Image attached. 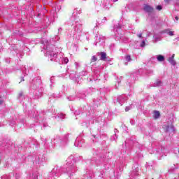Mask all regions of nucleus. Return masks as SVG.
<instances>
[{
  "instance_id": "nucleus-1",
  "label": "nucleus",
  "mask_w": 179,
  "mask_h": 179,
  "mask_svg": "<svg viewBox=\"0 0 179 179\" xmlns=\"http://www.w3.org/2000/svg\"><path fill=\"white\" fill-rule=\"evenodd\" d=\"M143 10H145V12H147V13H153V12H155V8L153 7H152V6H149L148 4H145L144 7H143Z\"/></svg>"
},
{
  "instance_id": "nucleus-2",
  "label": "nucleus",
  "mask_w": 179,
  "mask_h": 179,
  "mask_svg": "<svg viewBox=\"0 0 179 179\" xmlns=\"http://www.w3.org/2000/svg\"><path fill=\"white\" fill-rule=\"evenodd\" d=\"M101 55V61H106V59H107V53L104 52H101L100 53Z\"/></svg>"
},
{
  "instance_id": "nucleus-3",
  "label": "nucleus",
  "mask_w": 179,
  "mask_h": 179,
  "mask_svg": "<svg viewBox=\"0 0 179 179\" xmlns=\"http://www.w3.org/2000/svg\"><path fill=\"white\" fill-rule=\"evenodd\" d=\"M168 61L169 62H170V64H171V65H176V60H174V55L171 57H169Z\"/></svg>"
},
{
  "instance_id": "nucleus-4",
  "label": "nucleus",
  "mask_w": 179,
  "mask_h": 179,
  "mask_svg": "<svg viewBox=\"0 0 179 179\" xmlns=\"http://www.w3.org/2000/svg\"><path fill=\"white\" fill-rule=\"evenodd\" d=\"M157 61H159V62H163V61H164V56L162 55H159L157 57Z\"/></svg>"
},
{
  "instance_id": "nucleus-5",
  "label": "nucleus",
  "mask_w": 179,
  "mask_h": 179,
  "mask_svg": "<svg viewBox=\"0 0 179 179\" xmlns=\"http://www.w3.org/2000/svg\"><path fill=\"white\" fill-rule=\"evenodd\" d=\"M160 117V112L157 111V110H155L154 111V118L155 120H157V118H159Z\"/></svg>"
},
{
  "instance_id": "nucleus-6",
  "label": "nucleus",
  "mask_w": 179,
  "mask_h": 179,
  "mask_svg": "<svg viewBox=\"0 0 179 179\" xmlns=\"http://www.w3.org/2000/svg\"><path fill=\"white\" fill-rule=\"evenodd\" d=\"M97 61V58L96 56H92L91 59V62H96Z\"/></svg>"
},
{
  "instance_id": "nucleus-7",
  "label": "nucleus",
  "mask_w": 179,
  "mask_h": 179,
  "mask_svg": "<svg viewBox=\"0 0 179 179\" xmlns=\"http://www.w3.org/2000/svg\"><path fill=\"white\" fill-rule=\"evenodd\" d=\"M125 59H126V61H127V62H130V61H131L130 55L126 56Z\"/></svg>"
},
{
  "instance_id": "nucleus-8",
  "label": "nucleus",
  "mask_w": 179,
  "mask_h": 179,
  "mask_svg": "<svg viewBox=\"0 0 179 179\" xmlns=\"http://www.w3.org/2000/svg\"><path fill=\"white\" fill-rule=\"evenodd\" d=\"M156 9L157 10H162L163 9V7H162V6H157Z\"/></svg>"
},
{
  "instance_id": "nucleus-9",
  "label": "nucleus",
  "mask_w": 179,
  "mask_h": 179,
  "mask_svg": "<svg viewBox=\"0 0 179 179\" xmlns=\"http://www.w3.org/2000/svg\"><path fill=\"white\" fill-rule=\"evenodd\" d=\"M169 36H174V32L171 31L169 32Z\"/></svg>"
},
{
  "instance_id": "nucleus-10",
  "label": "nucleus",
  "mask_w": 179,
  "mask_h": 179,
  "mask_svg": "<svg viewBox=\"0 0 179 179\" xmlns=\"http://www.w3.org/2000/svg\"><path fill=\"white\" fill-rule=\"evenodd\" d=\"M141 47H145V41H143Z\"/></svg>"
},
{
  "instance_id": "nucleus-11",
  "label": "nucleus",
  "mask_w": 179,
  "mask_h": 179,
  "mask_svg": "<svg viewBox=\"0 0 179 179\" xmlns=\"http://www.w3.org/2000/svg\"><path fill=\"white\" fill-rule=\"evenodd\" d=\"M164 2H166V3H170V2H171V0H164Z\"/></svg>"
},
{
  "instance_id": "nucleus-12",
  "label": "nucleus",
  "mask_w": 179,
  "mask_h": 179,
  "mask_svg": "<svg viewBox=\"0 0 179 179\" xmlns=\"http://www.w3.org/2000/svg\"><path fill=\"white\" fill-rule=\"evenodd\" d=\"M137 36H138L139 38H142V34H138Z\"/></svg>"
},
{
  "instance_id": "nucleus-13",
  "label": "nucleus",
  "mask_w": 179,
  "mask_h": 179,
  "mask_svg": "<svg viewBox=\"0 0 179 179\" xmlns=\"http://www.w3.org/2000/svg\"><path fill=\"white\" fill-rule=\"evenodd\" d=\"M3 101L0 99V106H1V104H3Z\"/></svg>"
},
{
  "instance_id": "nucleus-14",
  "label": "nucleus",
  "mask_w": 179,
  "mask_h": 179,
  "mask_svg": "<svg viewBox=\"0 0 179 179\" xmlns=\"http://www.w3.org/2000/svg\"><path fill=\"white\" fill-rule=\"evenodd\" d=\"M176 20H178V17H175Z\"/></svg>"
},
{
  "instance_id": "nucleus-15",
  "label": "nucleus",
  "mask_w": 179,
  "mask_h": 179,
  "mask_svg": "<svg viewBox=\"0 0 179 179\" xmlns=\"http://www.w3.org/2000/svg\"><path fill=\"white\" fill-rule=\"evenodd\" d=\"M117 1H118V0H113L114 2H117Z\"/></svg>"
},
{
  "instance_id": "nucleus-16",
  "label": "nucleus",
  "mask_w": 179,
  "mask_h": 179,
  "mask_svg": "<svg viewBox=\"0 0 179 179\" xmlns=\"http://www.w3.org/2000/svg\"><path fill=\"white\" fill-rule=\"evenodd\" d=\"M178 153L179 154V148H178Z\"/></svg>"
},
{
  "instance_id": "nucleus-17",
  "label": "nucleus",
  "mask_w": 179,
  "mask_h": 179,
  "mask_svg": "<svg viewBox=\"0 0 179 179\" xmlns=\"http://www.w3.org/2000/svg\"><path fill=\"white\" fill-rule=\"evenodd\" d=\"M64 61L66 62V63L67 62H66V59H65Z\"/></svg>"
},
{
  "instance_id": "nucleus-18",
  "label": "nucleus",
  "mask_w": 179,
  "mask_h": 179,
  "mask_svg": "<svg viewBox=\"0 0 179 179\" xmlns=\"http://www.w3.org/2000/svg\"><path fill=\"white\" fill-rule=\"evenodd\" d=\"M64 61L66 62V63L67 62H66V59H65Z\"/></svg>"
}]
</instances>
